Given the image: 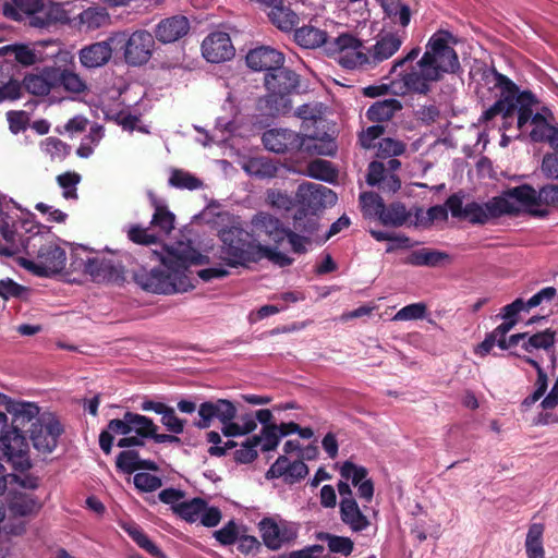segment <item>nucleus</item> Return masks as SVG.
<instances>
[{"label":"nucleus","instance_id":"obj_46","mask_svg":"<svg viewBox=\"0 0 558 558\" xmlns=\"http://www.w3.org/2000/svg\"><path fill=\"white\" fill-rule=\"evenodd\" d=\"M39 504L31 494H14L10 502V511L15 517H26L36 512Z\"/></svg>","mask_w":558,"mask_h":558},{"label":"nucleus","instance_id":"obj_15","mask_svg":"<svg viewBox=\"0 0 558 558\" xmlns=\"http://www.w3.org/2000/svg\"><path fill=\"white\" fill-rule=\"evenodd\" d=\"M174 512L189 523L199 522L206 527L218 525L222 518L219 508L208 506L204 499L198 497L175 505Z\"/></svg>","mask_w":558,"mask_h":558},{"label":"nucleus","instance_id":"obj_43","mask_svg":"<svg viewBox=\"0 0 558 558\" xmlns=\"http://www.w3.org/2000/svg\"><path fill=\"white\" fill-rule=\"evenodd\" d=\"M448 258V254L444 252L422 248L414 251L411 254L409 263L413 266L438 267L441 266L440 264Z\"/></svg>","mask_w":558,"mask_h":558},{"label":"nucleus","instance_id":"obj_55","mask_svg":"<svg viewBox=\"0 0 558 558\" xmlns=\"http://www.w3.org/2000/svg\"><path fill=\"white\" fill-rule=\"evenodd\" d=\"M340 475L347 482L350 481L354 487L368 478L366 468L354 464L351 461L343 462L340 468Z\"/></svg>","mask_w":558,"mask_h":558},{"label":"nucleus","instance_id":"obj_62","mask_svg":"<svg viewBox=\"0 0 558 558\" xmlns=\"http://www.w3.org/2000/svg\"><path fill=\"white\" fill-rule=\"evenodd\" d=\"M134 485L141 492H155L161 487L162 482L157 475L141 472L134 475Z\"/></svg>","mask_w":558,"mask_h":558},{"label":"nucleus","instance_id":"obj_42","mask_svg":"<svg viewBox=\"0 0 558 558\" xmlns=\"http://www.w3.org/2000/svg\"><path fill=\"white\" fill-rule=\"evenodd\" d=\"M337 149L336 143L331 138H317L302 135V147L300 151L311 155L331 156Z\"/></svg>","mask_w":558,"mask_h":558},{"label":"nucleus","instance_id":"obj_6","mask_svg":"<svg viewBox=\"0 0 558 558\" xmlns=\"http://www.w3.org/2000/svg\"><path fill=\"white\" fill-rule=\"evenodd\" d=\"M221 246L219 258L230 267L244 266L258 262L260 243L254 235L240 226H230L219 230Z\"/></svg>","mask_w":558,"mask_h":558},{"label":"nucleus","instance_id":"obj_63","mask_svg":"<svg viewBox=\"0 0 558 558\" xmlns=\"http://www.w3.org/2000/svg\"><path fill=\"white\" fill-rule=\"evenodd\" d=\"M266 203L278 210L288 211L293 206V199L287 194L278 190H268L266 193Z\"/></svg>","mask_w":558,"mask_h":558},{"label":"nucleus","instance_id":"obj_7","mask_svg":"<svg viewBox=\"0 0 558 558\" xmlns=\"http://www.w3.org/2000/svg\"><path fill=\"white\" fill-rule=\"evenodd\" d=\"M296 198L303 209L294 216V229L312 234L317 229V220L312 215L307 217L305 210L312 214L337 203V194L329 187L318 183H303L299 186Z\"/></svg>","mask_w":558,"mask_h":558},{"label":"nucleus","instance_id":"obj_13","mask_svg":"<svg viewBox=\"0 0 558 558\" xmlns=\"http://www.w3.org/2000/svg\"><path fill=\"white\" fill-rule=\"evenodd\" d=\"M335 60L345 69L366 66V48L361 39L352 34L343 33L336 37L327 48Z\"/></svg>","mask_w":558,"mask_h":558},{"label":"nucleus","instance_id":"obj_35","mask_svg":"<svg viewBox=\"0 0 558 558\" xmlns=\"http://www.w3.org/2000/svg\"><path fill=\"white\" fill-rule=\"evenodd\" d=\"M44 0H11L3 5L5 16L15 21H22L24 17H34L41 10Z\"/></svg>","mask_w":558,"mask_h":558},{"label":"nucleus","instance_id":"obj_47","mask_svg":"<svg viewBox=\"0 0 558 558\" xmlns=\"http://www.w3.org/2000/svg\"><path fill=\"white\" fill-rule=\"evenodd\" d=\"M268 16L272 24L284 32L293 29L298 24V15L282 5H275V8L268 12Z\"/></svg>","mask_w":558,"mask_h":558},{"label":"nucleus","instance_id":"obj_20","mask_svg":"<svg viewBox=\"0 0 558 558\" xmlns=\"http://www.w3.org/2000/svg\"><path fill=\"white\" fill-rule=\"evenodd\" d=\"M199 421L195 426L205 429L211 425L214 418L221 422L222 427H226L236 416L235 405L227 399H218L216 401H206L201 403L198 408Z\"/></svg>","mask_w":558,"mask_h":558},{"label":"nucleus","instance_id":"obj_3","mask_svg":"<svg viewBox=\"0 0 558 558\" xmlns=\"http://www.w3.org/2000/svg\"><path fill=\"white\" fill-rule=\"evenodd\" d=\"M456 38L448 31H438L432 35L426 50L416 66L403 76L408 90L425 94L430 84L442 78L446 73H454L459 68V58L452 45Z\"/></svg>","mask_w":558,"mask_h":558},{"label":"nucleus","instance_id":"obj_11","mask_svg":"<svg viewBox=\"0 0 558 558\" xmlns=\"http://www.w3.org/2000/svg\"><path fill=\"white\" fill-rule=\"evenodd\" d=\"M65 251L52 241L40 243L34 257H22L20 259V265L23 268L41 277H50L61 272L65 267Z\"/></svg>","mask_w":558,"mask_h":558},{"label":"nucleus","instance_id":"obj_9","mask_svg":"<svg viewBox=\"0 0 558 558\" xmlns=\"http://www.w3.org/2000/svg\"><path fill=\"white\" fill-rule=\"evenodd\" d=\"M0 457L16 471L32 466L27 440L20 428L9 427L7 414L0 412Z\"/></svg>","mask_w":558,"mask_h":558},{"label":"nucleus","instance_id":"obj_2","mask_svg":"<svg viewBox=\"0 0 558 558\" xmlns=\"http://www.w3.org/2000/svg\"><path fill=\"white\" fill-rule=\"evenodd\" d=\"M165 269H137L134 281L144 291L156 294H173L186 292L194 288L189 275L191 265L204 264L205 257L191 246L190 243L178 242L166 248L160 256Z\"/></svg>","mask_w":558,"mask_h":558},{"label":"nucleus","instance_id":"obj_30","mask_svg":"<svg viewBox=\"0 0 558 558\" xmlns=\"http://www.w3.org/2000/svg\"><path fill=\"white\" fill-rule=\"evenodd\" d=\"M57 69L46 68L40 73L27 74L23 87L32 95L46 96L56 87Z\"/></svg>","mask_w":558,"mask_h":558},{"label":"nucleus","instance_id":"obj_22","mask_svg":"<svg viewBox=\"0 0 558 558\" xmlns=\"http://www.w3.org/2000/svg\"><path fill=\"white\" fill-rule=\"evenodd\" d=\"M263 144L276 154L300 151L302 135L288 129H271L263 134Z\"/></svg>","mask_w":558,"mask_h":558},{"label":"nucleus","instance_id":"obj_5","mask_svg":"<svg viewBox=\"0 0 558 558\" xmlns=\"http://www.w3.org/2000/svg\"><path fill=\"white\" fill-rule=\"evenodd\" d=\"M511 189L502 192L486 203L470 202L463 205L462 197L453 194L447 199L448 208L454 218L468 220L471 223L484 225L490 219L501 216H517L518 207L514 205Z\"/></svg>","mask_w":558,"mask_h":558},{"label":"nucleus","instance_id":"obj_45","mask_svg":"<svg viewBox=\"0 0 558 558\" xmlns=\"http://www.w3.org/2000/svg\"><path fill=\"white\" fill-rule=\"evenodd\" d=\"M245 170L252 177L270 179L276 177L278 167L268 158L256 157L248 160L245 166Z\"/></svg>","mask_w":558,"mask_h":558},{"label":"nucleus","instance_id":"obj_34","mask_svg":"<svg viewBox=\"0 0 558 558\" xmlns=\"http://www.w3.org/2000/svg\"><path fill=\"white\" fill-rule=\"evenodd\" d=\"M155 213L150 220V226L158 228L162 234H169L174 229L175 216L168 207L149 191L147 193Z\"/></svg>","mask_w":558,"mask_h":558},{"label":"nucleus","instance_id":"obj_44","mask_svg":"<svg viewBox=\"0 0 558 558\" xmlns=\"http://www.w3.org/2000/svg\"><path fill=\"white\" fill-rule=\"evenodd\" d=\"M257 427L253 413L242 414L236 422L231 421L226 427H222V434L227 437H236L248 435Z\"/></svg>","mask_w":558,"mask_h":558},{"label":"nucleus","instance_id":"obj_40","mask_svg":"<svg viewBox=\"0 0 558 558\" xmlns=\"http://www.w3.org/2000/svg\"><path fill=\"white\" fill-rule=\"evenodd\" d=\"M411 218V213L401 203L383 206L378 219L384 226L401 227Z\"/></svg>","mask_w":558,"mask_h":558},{"label":"nucleus","instance_id":"obj_33","mask_svg":"<svg viewBox=\"0 0 558 558\" xmlns=\"http://www.w3.org/2000/svg\"><path fill=\"white\" fill-rule=\"evenodd\" d=\"M251 226L253 231L265 233L276 243H280L284 239L286 229L278 218L268 213L259 211L255 214L251 219Z\"/></svg>","mask_w":558,"mask_h":558},{"label":"nucleus","instance_id":"obj_60","mask_svg":"<svg viewBox=\"0 0 558 558\" xmlns=\"http://www.w3.org/2000/svg\"><path fill=\"white\" fill-rule=\"evenodd\" d=\"M9 204L15 205L12 198L8 199L7 196L0 194V232L5 240L11 241L13 240L14 231L11 219L5 211L9 208Z\"/></svg>","mask_w":558,"mask_h":558},{"label":"nucleus","instance_id":"obj_26","mask_svg":"<svg viewBox=\"0 0 558 558\" xmlns=\"http://www.w3.org/2000/svg\"><path fill=\"white\" fill-rule=\"evenodd\" d=\"M283 62V54L270 47L255 48L246 54V64L254 71L275 72Z\"/></svg>","mask_w":558,"mask_h":558},{"label":"nucleus","instance_id":"obj_53","mask_svg":"<svg viewBox=\"0 0 558 558\" xmlns=\"http://www.w3.org/2000/svg\"><path fill=\"white\" fill-rule=\"evenodd\" d=\"M169 184L177 189H186L190 191L198 190L203 186V182L192 173L184 170H173L169 178Z\"/></svg>","mask_w":558,"mask_h":558},{"label":"nucleus","instance_id":"obj_21","mask_svg":"<svg viewBox=\"0 0 558 558\" xmlns=\"http://www.w3.org/2000/svg\"><path fill=\"white\" fill-rule=\"evenodd\" d=\"M203 57L211 63H220L230 60L234 56L229 34L225 32H214L209 34L202 43Z\"/></svg>","mask_w":558,"mask_h":558},{"label":"nucleus","instance_id":"obj_59","mask_svg":"<svg viewBox=\"0 0 558 558\" xmlns=\"http://www.w3.org/2000/svg\"><path fill=\"white\" fill-rule=\"evenodd\" d=\"M405 145L390 137L381 138L377 144V156L381 158L396 157L404 153Z\"/></svg>","mask_w":558,"mask_h":558},{"label":"nucleus","instance_id":"obj_12","mask_svg":"<svg viewBox=\"0 0 558 558\" xmlns=\"http://www.w3.org/2000/svg\"><path fill=\"white\" fill-rule=\"evenodd\" d=\"M258 530L263 544L270 550H278L298 538L300 526L292 521L267 517L259 521Z\"/></svg>","mask_w":558,"mask_h":558},{"label":"nucleus","instance_id":"obj_19","mask_svg":"<svg viewBox=\"0 0 558 558\" xmlns=\"http://www.w3.org/2000/svg\"><path fill=\"white\" fill-rule=\"evenodd\" d=\"M110 23L111 17L106 8L100 5L83 8L77 4L71 19V28L82 34H89L109 26Z\"/></svg>","mask_w":558,"mask_h":558},{"label":"nucleus","instance_id":"obj_49","mask_svg":"<svg viewBox=\"0 0 558 558\" xmlns=\"http://www.w3.org/2000/svg\"><path fill=\"white\" fill-rule=\"evenodd\" d=\"M448 205H436L428 208L426 211L423 209H416L415 221L416 226H428L434 222H442L448 218Z\"/></svg>","mask_w":558,"mask_h":558},{"label":"nucleus","instance_id":"obj_48","mask_svg":"<svg viewBox=\"0 0 558 558\" xmlns=\"http://www.w3.org/2000/svg\"><path fill=\"white\" fill-rule=\"evenodd\" d=\"M58 85L74 94H81L87 89L85 81L78 74L69 70L60 71L57 69L56 87Z\"/></svg>","mask_w":558,"mask_h":558},{"label":"nucleus","instance_id":"obj_28","mask_svg":"<svg viewBox=\"0 0 558 558\" xmlns=\"http://www.w3.org/2000/svg\"><path fill=\"white\" fill-rule=\"evenodd\" d=\"M308 474V468L302 460L290 462L286 456H279L267 471V477H283L287 483H295Z\"/></svg>","mask_w":558,"mask_h":558},{"label":"nucleus","instance_id":"obj_17","mask_svg":"<svg viewBox=\"0 0 558 558\" xmlns=\"http://www.w3.org/2000/svg\"><path fill=\"white\" fill-rule=\"evenodd\" d=\"M556 341V332L546 329L533 335L521 332L510 336V345H521V348L532 356L539 361L541 354L545 353L553 356Z\"/></svg>","mask_w":558,"mask_h":558},{"label":"nucleus","instance_id":"obj_14","mask_svg":"<svg viewBox=\"0 0 558 558\" xmlns=\"http://www.w3.org/2000/svg\"><path fill=\"white\" fill-rule=\"evenodd\" d=\"M62 433L63 427L60 421L51 413H43L32 423L29 438L39 453L48 454L57 448Z\"/></svg>","mask_w":558,"mask_h":558},{"label":"nucleus","instance_id":"obj_39","mask_svg":"<svg viewBox=\"0 0 558 558\" xmlns=\"http://www.w3.org/2000/svg\"><path fill=\"white\" fill-rule=\"evenodd\" d=\"M294 39L301 47L314 49L327 44V33L314 26H303L295 31Z\"/></svg>","mask_w":558,"mask_h":558},{"label":"nucleus","instance_id":"obj_1","mask_svg":"<svg viewBox=\"0 0 558 558\" xmlns=\"http://www.w3.org/2000/svg\"><path fill=\"white\" fill-rule=\"evenodd\" d=\"M486 80L494 89L499 92V98L483 112L481 120L487 122L500 116L502 119L501 130H508L515 120L520 131L531 122L533 125L530 132L532 141L545 142L554 125H550L541 113L532 116V107L536 102L534 95L527 90L520 92L510 78L496 70H492L486 75Z\"/></svg>","mask_w":558,"mask_h":558},{"label":"nucleus","instance_id":"obj_41","mask_svg":"<svg viewBox=\"0 0 558 558\" xmlns=\"http://www.w3.org/2000/svg\"><path fill=\"white\" fill-rule=\"evenodd\" d=\"M317 539L325 542L329 553L349 557L353 549L354 543L350 537L339 536L327 532H320L316 535Z\"/></svg>","mask_w":558,"mask_h":558},{"label":"nucleus","instance_id":"obj_8","mask_svg":"<svg viewBox=\"0 0 558 558\" xmlns=\"http://www.w3.org/2000/svg\"><path fill=\"white\" fill-rule=\"evenodd\" d=\"M265 85L268 90L266 104L272 114L286 113L291 108L289 96L299 87V75L283 66L267 73Z\"/></svg>","mask_w":558,"mask_h":558},{"label":"nucleus","instance_id":"obj_29","mask_svg":"<svg viewBox=\"0 0 558 558\" xmlns=\"http://www.w3.org/2000/svg\"><path fill=\"white\" fill-rule=\"evenodd\" d=\"M78 268L85 274H88L95 281H108L116 282L121 280L122 270L116 267L111 262L99 258H87L83 265H78Z\"/></svg>","mask_w":558,"mask_h":558},{"label":"nucleus","instance_id":"obj_50","mask_svg":"<svg viewBox=\"0 0 558 558\" xmlns=\"http://www.w3.org/2000/svg\"><path fill=\"white\" fill-rule=\"evenodd\" d=\"M254 438H257V445L260 446L262 451L269 452L278 447L283 436L277 425H266L262 427L259 435H254Z\"/></svg>","mask_w":558,"mask_h":558},{"label":"nucleus","instance_id":"obj_4","mask_svg":"<svg viewBox=\"0 0 558 558\" xmlns=\"http://www.w3.org/2000/svg\"><path fill=\"white\" fill-rule=\"evenodd\" d=\"M158 432L154 421L145 415L128 411L122 418L110 420L107 429L99 435V446L105 453H110L114 435H123L117 446L120 448L144 446V439Z\"/></svg>","mask_w":558,"mask_h":558},{"label":"nucleus","instance_id":"obj_31","mask_svg":"<svg viewBox=\"0 0 558 558\" xmlns=\"http://www.w3.org/2000/svg\"><path fill=\"white\" fill-rule=\"evenodd\" d=\"M143 411H153L161 415V423L166 429L172 434H182L185 426V421L180 418L173 408L162 403L146 400L141 404Z\"/></svg>","mask_w":558,"mask_h":558},{"label":"nucleus","instance_id":"obj_38","mask_svg":"<svg viewBox=\"0 0 558 558\" xmlns=\"http://www.w3.org/2000/svg\"><path fill=\"white\" fill-rule=\"evenodd\" d=\"M544 525L533 523L529 526L524 547L527 558H545V548L543 544Z\"/></svg>","mask_w":558,"mask_h":558},{"label":"nucleus","instance_id":"obj_25","mask_svg":"<svg viewBox=\"0 0 558 558\" xmlns=\"http://www.w3.org/2000/svg\"><path fill=\"white\" fill-rule=\"evenodd\" d=\"M190 21L184 15L162 19L155 27V37L162 44H172L189 34Z\"/></svg>","mask_w":558,"mask_h":558},{"label":"nucleus","instance_id":"obj_10","mask_svg":"<svg viewBox=\"0 0 558 558\" xmlns=\"http://www.w3.org/2000/svg\"><path fill=\"white\" fill-rule=\"evenodd\" d=\"M514 205L518 207V215L529 213L536 217H545L548 215L547 209L543 206L558 205V186L546 185L536 191L531 185L522 184L511 189Z\"/></svg>","mask_w":558,"mask_h":558},{"label":"nucleus","instance_id":"obj_18","mask_svg":"<svg viewBox=\"0 0 558 558\" xmlns=\"http://www.w3.org/2000/svg\"><path fill=\"white\" fill-rule=\"evenodd\" d=\"M123 40V56L128 64L137 66L148 62L155 48V40L149 32L138 29Z\"/></svg>","mask_w":558,"mask_h":558},{"label":"nucleus","instance_id":"obj_23","mask_svg":"<svg viewBox=\"0 0 558 558\" xmlns=\"http://www.w3.org/2000/svg\"><path fill=\"white\" fill-rule=\"evenodd\" d=\"M76 9L77 4L73 3H51L48 5L43 3L41 10L32 17L29 24L38 28H45L54 23L66 24L71 27V19H73V13Z\"/></svg>","mask_w":558,"mask_h":558},{"label":"nucleus","instance_id":"obj_36","mask_svg":"<svg viewBox=\"0 0 558 558\" xmlns=\"http://www.w3.org/2000/svg\"><path fill=\"white\" fill-rule=\"evenodd\" d=\"M402 109L401 102L396 98H389L374 102L366 111V117L372 122H385L390 120Z\"/></svg>","mask_w":558,"mask_h":558},{"label":"nucleus","instance_id":"obj_16","mask_svg":"<svg viewBox=\"0 0 558 558\" xmlns=\"http://www.w3.org/2000/svg\"><path fill=\"white\" fill-rule=\"evenodd\" d=\"M125 32L112 33L106 40L83 47L78 51V60L84 68L96 69L106 65L112 58V45L121 43Z\"/></svg>","mask_w":558,"mask_h":558},{"label":"nucleus","instance_id":"obj_32","mask_svg":"<svg viewBox=\"0 0 558 558\" xmlns=\"http://www.w3.org/2000/svg\"><path fill=\"white\" fill-rule=\"evenodd\" d=\"M340 519L353 533L367 530L371 525L368 518L362 512L356 500H344L339 504Z\"/></svg>","mask_w":558,"mask_h":558},{"label":"nucleus","instance_id":"obj_61","mask_svg":"<svg viewBox=\"0 0 558 558\" xmlns=\"http://www.w3.org/2000/svg\"><path fill=\"white\" fill-rule=\"evenodd\" d=\"M126 234L130 241L142 245L154 244L158 240L157 235L149 232L148 228H143L138 225L130 226Z\"/></svg>","mask_w":558,"mask_h":558},{"label":"nucleus","instance_id":"obj_54","mask_svg":"<svg viewBox=\"0 0 558 558\" xmlns=\"http://www.w3.org/2000/svg\"><path fill=\"white\" fill-rule=\"evenodd\" d=\"M81 181V175L75 172H65L57 177V182L62 189V195L65 199L77 198V184Z\"/></svg>","mask_w":558,"mask_h":558},{"label":"nucleus","instance_id":"obj_37","mask_svg":"<svg viewBox=\"0 0 558 558\" xmlns=\"http://www.w3.org/2000/svg\"><path fill=\"white\" fill-rule=\"evenodd\" d=\"M522 360L531 364L537 371V379L535 381V390L527 396L521 403L524 410H529L535 402H537L546 392L548 387V378L541 366V362L532 356H523Z\"/></svg>","mask_w":558,"mask_h":558},{"label":"nucleus","instance_id":"obj_64","mask_svg":"<svg viewBox=\"0 0 558 558\" xmlns=\"http://www.w3.org/2000/svg\"><path fill=\"white\" fill-rule=\"evenodd\" d=\"M257 438H247L234 452V459L240 463H250L257 457Z\"/></svg>","mask_w":558,"mask_h":558},{"label":"nucleus","instance_id":"obj_56","mask_svg":"<svg viewBox=\"0 0 558 558\" xmlns=\"http://www.w3.org/2000/svg\"><path fill=\"white\" fill-rule=\"evenodd\" d=\"M360 204L365 216L379 217L384 206L379 195L373 192H364L360 195Z\"/></svg>","mask_w":558,"mask_h":558},{"label":"nucleus","instance_id":"obj_52","mask_svg":"<svg viewBox=\"0 0 558 558\" xmlns=\"http://www.w3.org/2000/svg\"><path fill=\"white\" fill-rule=\"evenodd\" d=\"M307 175L320 181L332 182L337 177V172L330 161L317 159L308 165Z\"/></svg>","mask_w":558,"mask_h":558},{"label":"nucleus","instance_id":"obj_27","mask_svg":"<svg viewBox=\"0 0 558 558\" xmlns=\"http://www.w3.org/2000/svg\"><path fill=\"white\" fill-rule=\"evenodd\" d=\"M1 405L12 415V426L20 428L41 415L39 407L35 402L15 400L8 396H2Z\"/></svg>","mask_w":558,"mask_h":558},{"label":"nucleus","instance_id":"obj_57","mask_svg":"<svg viewBox=\"0 0 558 558\" xmlns=\"http://www.w3.org/2000/svg\"><path fill=\"white\" fill-rule=\"evenodd\" d=\"M116 464L119 470L126 474H131L142 466L138 453L134 450L121 451L117 457Z\"/></svg>","mask_w":558,"mask_h":558},{"label":"nucleus","instance_id":"obj_51","mask_svg":"<svg viewBox=\"0 0 558 558\" xmlns=\"http://www.w3.org/2000/svg\"><path fill=\"white\" fill-rule=\"evenodd\" d=\"M381 5L385 13L393 21H398L402 26H407L410 23V8L400 2V0H383Z\"/></svg>","mask_w":558,"mask_h":558},{"label":"nucleus","instance_id":"obj_24","mask_svg":"<svg viewBox=\"0 0 558 558\" xmlns=\"http://www.w3.org/2000/svg\"><path fill=\"white\" fill-rule=\"evenodd\" d=\"M402 38L395 33L379 35L376 43L366 49L367 64L374 68L383 61L391 58L401 47Z\"/></svg>","mask_w":558,"mask_h":558},{"label":"nucleus","instance_id":"obj_58","mask_svg":"<svg viewBox=\"0 0 558 558\" xmlns=\"http://www.w3.org/2000/svg\"><path fill=\"white\" fill-rule=\"evenodd\" d=\"M426 311L427 307L424 303H412L399 310L392 317V320L407 322L422 319L425 317Z\"/></svg>","mask_w":558,"mask_h":558}]
</instances>
